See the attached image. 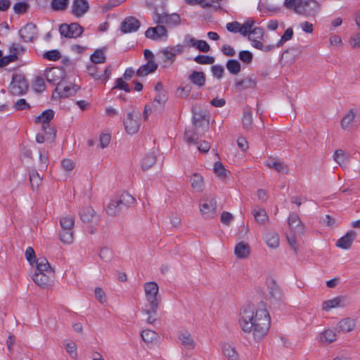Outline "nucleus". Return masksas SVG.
Returning a JSON list of instances; mask_svg holds the SVG:
<instances>
[{
    "label": "nucleus",
    "instance_id": "obj_1",
    "mask_svg": "<svg viewBox=\"0 0 360 360\" xmlns=\"http://www.w3.org/2000/svg\"><path fill=\"white\" fill-rule=\"evenodd\" d=\"M271 323L266 304L260 302L256 309L253 306H245L240 313L238 324L245 333H252L256 341H260L267 333Z\"/></svg>",
    "mask_w": 360,
    "mask_h": 360
},
{
    "label": "nucleus",
    "instance_id": "obj_2",
    "mask_svg": "<svg viewBox=\"0 0 360 360\" xmlns=\"http://www.w3.org/2000/svg\"><path fill=\"white\" fill-rule=\"evenodd\" d=\"M55 278V271L51 268L47 259L40 257L37 261L35 272L32 279L36 285L41 288H47L53 285Z\"/></svg>",
    "mask_w": 360,
    "mask_h": 360
},
{
    "label": "nucleus",
    "instance_id": "obj_3",
    "mask_svg": "<svg viewBox=\"0 0 360 360\" xmlns=\"http://www.w3.org/2000/svg\"><path fill=\"white\" fill-rule=\"evenodd\" d=\"M144 291L148 304L142 309V313L148 316L146 319L148 323L152 324L156 321L159 302L157 298L159 287L155 282L150 281L144 284Z\"/></svg>",
    "mask_w": 360,
    "mask_h": 360
},
{
    "label": "nucleus",
    "instance_id": "obj_4",
    "mask_svg": "<svg viewBox=\"0 0 360 360\" xmlns=\"http://www.w3.org/2000/svg\"><path fill=\"white\" fill-rule=\"evenodd\" d=\"M134 201V198L132 195L127 192L122 193L119 197L110 200L105 211L110 216H116L132 204Z\"/></svg>",
    "mask_w": 360,
    "mask_h": 360
},
{
    "label": "nucleus",
    "instance_id": "obj_5",
    "mask_svg": "<svg viewBox=\"0 0 360 360\" xmlns=\"http://www.w3.org/2000/svg\"><path fill=\"white\" fill-rule=\"evenodd\" d=\"M29 84L25 76L21 74H14L8 87V91L13 96H22L27 91Z\"/></svg>",
    "mask_w": 360,
    "mask_h": 360
},
{
    "label": "nucleus",
    "instance_id": "obj_6",
    "mask_svg": "<svg viewBox=\"0 0 360 360\" xmlns=\"http://www.w3.org/2000/svg\"><path fill=\"white\" fill-rule=\"evenodd\" d=\"M80 87L76 84L66 85L63 82L60 81L57 83V86L53 92V98H61L74 96Z\"/></svg>",
    "mask_w": 360,
    "mask_h": 360
},
{
    "label": "nucleus",
    "instance_id": "obj_7",
    "mask_svg": "<svg viewBox=\"0 0 360 360\" xmlns=\"http://www.w3.org/2000/svg\"><path fill=\"white\" fill-rule=\"evenodd\" d=\"M123 122L124 129L128 134H134L137 133L141 125L140 113L134 110L128 112Z\"/></svg>",
    "mask_w": 360,
    "mask_h": 360
},
{
    "label": "nucleus",
    "instance_id": "obj_8",
    "mask_svg": "<svg viewBox=\"0 0 360 360\" xmlns=\"http://www.w3.org/2000/svg\"><path fill=\"white\" fill-rule=\"evenodd\" d=\"M153 19L157 24L166 25L169 27H176L180 25V15L177 13L167 14L163 13L162 14L154 12Z\"/></svg>",
    "mask_w": 360,
    "mask_h": 360
},
{
    "label": "nucleus",
    "instance_id": "obj_9",
    "mask_svg": "<svg viewBox=\"0 0 360 360\" xmlns=\"http://www.w3.org/2000/svg\"><path fill=\"white\" fill-rule=\"evenodd\" d=\"M184 139L188 144L198 146V149L202 153H207L210 148V144L207 141L198 142V133L191 129H186L184 132Z\"/></svg>",
    "mask_w": 360,
    "mask_h": 360
},
{
    "label": "nucleus",
    "instance_id": "obj_10",
    "mask_svg": "<svg viewBox=\"0 0 360 360\" xmlns=\"http://www.w3.org/2000/svg\"><path fill=\"white\" fill-rule=\"evenodd\" d=\"M84 29L78 23L62 24L59 27L60 35L66 38H77L82 35Z\"/></svg>",
    "mask_w": 360,
    "mask_h": 360
},
{
    "label": "nucleus",
    "instance_id": "obj_11",
    "mask_svg": "<svg viewBox=\"0 0 360 360\" xmlns=\"http://www.w3.org/2000/svg\"><path fill=\"white\" fill-rule=\"evenodd\" d=\"M321 4L316 0H302L301 15L314 17L320 11Z\"/></svg>",
    "mask_w": 360,
    "mask_h": 360
},
{
    "label": "nucleus",
    "instance_id": "obj_12",
    "mask_svg": "<svg viewBox=\"0 0 360 360\" xmlns=\"http://www.w3.org/2000/svg\"><path fill=\"white\" fill-rule=\"evenodd\" d=\"M147 38L152 40H166L168 37L167 30L162 24H158L155 27H149L145 32Z\"/></svg>",
    "mask_w": 360,
    "mask_h": 360
},
{
    "label": "nucleus",
    "instance_id": "obj_13",
    "mask_svg": "<svg viewBox=\"0 0 360 360\" xmlns=\"http://www.w3.org/2000/svg\"><path fill=\"white\" fill-rule=\"evenodd\" d=\"M53 117L54 111L51 109H48L36 117L35 122L42 124V129L46 134H53L55 136L56 131L53 129H49V131H47V129L49 127V122Z\"/></svg>",
    "mask_w": 360,
    "mask_h": 360
},
{
    "label": "nucleus",
    "instance_id": "obj_14",
    "mask_svg": "<svg viewBox=\"0 0 360 360\" xmlns=\"http://www.w3.org/2000/svg\"><path fill=\"white\" fill-rule=\"evenodd\" d=\"M19 35L25 42H32L37 37V26L32 22L27 23L19 30Z\"/></svg>",
    "mask_w": 360,
    "mask_h": 360
},
{
    "label": "nucleus",
    "instance_id": "obj_15",
    "mask_svg": "<svg viewBox=\"0 0 360 360\" xmlns=\"http://www.w3.org/2000/svg\"><path fill=\"white\" fill-rule=\"evenodd\" d=\"M141 26L140 21L135 17H127L121 23L120 30L122 32L130 33L136 32Z\"/></svg>",
    "mask_w": 360,
    "mask_h": 360
},
{
    "label": "nucleus",
    "instance_id": "obj_16",
    "mask_svg": "<svg viewBox=\"0 0 360 360\" xmlns=\"http://www.w3.org/2000/svg\"><path fill=\"white\" fill-rule=\"evenodd\" d=\"M89 9V5L86 0H74L72 5V13L80 18L83 16Z\"/></svg>",
    "mask_w": 360,
    "mask_h": 360
},
{
    "label": "nucleus",
    "instance_id": "obj_17",
    "mask_svg": "<svg viewBox=\"0 0 360 360\" xmlns=\"http://www.w3.org/2000/svg\"><path fill=\"white\" fill-rule=\"evenodd\" d=\"M356 236V232L355 231H349L337 240L336 246L343 250H348L351 248Z\"/></svg>",
    "mask_w": 360,
    "mask_h": 360
},
{
    "label": "nucleus",
    "instance_id": "obj_18",
    "mask_svg": "<svg viewBox=\"0 0 360 360\" xmlns=\"http://www.w3.org/2000/svg\"><path fill=\"white\" fill-rule=\"evenodd\" d=\"M347 304V299L345 297L340 296L323 302L322 309L328 311L333 308L345 307Z\"/></svg>",
    "mask_w": 360,
    "mask_h": 360
},
{
    "label": "nucleus",
    "instance_id": "obj_19",
    "mask_svg": "<svg viewBox=\"0 0 360 360\" xmlns=\"http://www.w3.org/2000/svg\"><path fill=\"white\" fill-rule=\"evenodd\" d=\"M188 79L198 89H202L206 82V76L203 72L193 70L188 76Z\"/></svg>",
    "mask_w": 360,
    "mask_h": 360
},
{
    "label": "nucleus",
    "instance_id": "obj_20",
    "mask_svg": "<svg viewBox=\"0 0 360 360\" xmlns=\"http://www.w3.org/2000/svg\"><path fill=\"white\" fill-rule=\"evenodd\" d=\"M178 338L181 341L182 345L188 349H193L196 345L191 333L188 330H179L178 332Z\"/></svg>",
    "mask_w": 360,
    "mask_h": 360
},
{
    "label": "nucleus",
    "instance_id": "obj_21",
    "mask_svg": "<svg viewBox=\"0 0 360 360\" xmlns=\"http://www.w3.org/2000/svg\"><path fill=\"white\" fill-rule=\"evenodd\" d=\"M217 202L214 198L210 200H205L200 205V210L202 214H207L208 217H212L216 213Z\"/></svg>",
    "mask_w": 360,
    "mask_h": 360
},
{
    "label": "nucleus",
    "instance_id": "obj_22",
    "mask_svg": "<svg viewBox=\"0 0 360 360\" xmlns=\"http://www.w3.org/2000/svg\"><path fill=\"white\" fill-rule=\"evenodd\" d=\"M288 225L295 232L302 233L304 225L301 222L299 215L295 212L290 214L288 219Z\"/></svg>",
    "mask_w": 360,
    "mask_h": 360
},
{
    "label": "nucleus",
    "instance_id": "obj_23",
    "mask_svg": "<svg viewBox=\"0 0 360 360\" xmlns=\"http://www.w3.org/2000/svg\"><path fill=\"white\" fill-rule=\"evenodd\" d=\"M158 67L156 62H147L141 65L136 72V75L139 77H145L150 73L154 72Z\"/></svg>",
    "mask_w": 360,
    "mask_h": 360
},
{
    "label": "nucleus",
    "instance_id": "obj_24",
    "mask_svg": "<svg viewBox=\"0 0 360 360\" xmlns=\"http://www.w3.org/2000/svg\"><path fill=\"white\" fill-rule=\"evenodd\" d=\"M250 253V246L244 242H240L236 244L234 249V254L238 259H245L248 257Z\"/></svg>",
    "mask_w": 360,
    "mask_h": 360
},
{
    "label": "nucleus",
    "instance_id": "obj_25",
    "mask_svg": "<svg viewBox=\"0 0 360 360\" xmlns=\"http://www.w3.org/2000/svg\"><path fill=\"white\" fill-rule=\"evenodd\" d=\"M356 326V320L352 318H345L338 322V328L343 333H348L354 330Z\"/></svg>",
    "mask_w": 360,
    "mask_h": 360
},
{
    "label": "nucleus",
    "instance_id": "obj_26",
    "mask_svg": "<svg viewBox=\"0 0 360 360\" xmlns=\"http://www.w3.org/2000/svg\"><path fill=\"white\" fill-rule=\"evenodd\" d=\"M355 114L353 110H350L349 112L342 119L341 127L345 130H349L355 124Z\"/></svg>",
    "mask_w": 360,
    "mask_h": 360
},
{
    "label": "nucleus",
    "instance_id": "obj_27",
    "mask_svg": "<svg viewBox=\"0 0 360 360\" xmlns=\"http://www.w3.org/2000/svg\"><path fill=\"white\" fill-rule=\"evenodd\" d=\"M268 290L271 298L276 300H281L282 299L283 292L275 281L272 280L269 282Z\"/></svg>",
    "mask_w": 360,
    "mask_h": 360
},
{
    "label": "nucleus",
    "instance_id": "obj_28",
    "mask_svg": "<svg viewBox=\"0 0 360 360\" xmlns=\"http://www.w3.org/2000/svg\"><path fill=\"white\" fill-rule=\"evenodd\" d=\"M302 0H284L283 6L288 10L292 11L298 15L302 13Z\"/></svg>",
    "mask_w": 360,
    "mask_h": 360
},
{
    "label": "nucleus",
    "instance_id": "obj_29",
    "mask_svg": "<svg viewBox=\"0 0 360 360\" xmlns=\"http://www.w3.org/2000/svg\"><path fill=\"white\" fill-rule=\"evenodd\" d=\"M63 72L60 69L51 68L46 72V77L48 82L57 84V81L62 78Z\"/></svg>",
    "mask_w": 360,
    "mask_h": 360
},
{
    "label": "nucleus",
    "instance_id": "obj_30",
    "mask_svg": "<svg viewBox=\"0 0 360 360\" xmlns=\"http://www.w3.org/2000/svg\"><path fill=\"white\" fill-rule=\"evenodd\" d=\"M223 354L229 360H238V354L234 347L228 343L221 345Z\"/></svg>",
    "mask_w": 360,
    "mask_h": 360
},
{
    "label": "nucleus",
    "instance_id": "obj_31",
    "mask_svg": "<svg viewBox=\"0 0 360 360\" xmlns=\"http://www.w3.org/2000/svg\"><path fill=\"white\" fill-rule=\"evenodd\" d=\"M252 214L255 218V220L261 224H264L268 221V215L265 210L263 208H260L258 206L254 207L252 210Z\"/></svg>",
    "mask_w": 360,
    "mask_h": 360
},
{
    "label": "nucleus",
    "instance_id": "obj_32",
    "mask_svg": "<svg viewBox=\"0 0 360 360\" xmlns=\"http://www.w3.org/2000/svg\"><path fill=\"white\" fill-rule=\"evenodd\" d=\"M209 126V122L205 120L202 115H200L198 117L193 116V128L191 130H193L195 132V130H198L199 128H202V131H205Z\"/></svg>",
    "mask_w": 360,
    "mask_h": 360
},
{
    "label": "nucleus",
    "instance_id": "obj_33",
    "mask_svg": "<svg viewBox=\"0 0 360 360\" xmlns=\"http://www.w3.org/2000/svg\"><path fill=\"white\" fill-rule=\"evenodd\" d=\"M266 245L271 248H276L279 245L278 235L274 231L268 232L264 236Z\"/></svg>",
    "mask_w": 360,
    "mask_h": 360
},
{
    "label": "nucleus",
    "instance_id": "obj_34",
    "mask_svg": "<svg viewBox=\"0 0 360 360\" xmlns=\"http://www.w3.org/2000/svg\"><path fill=\"white\" fill-rule=\"evenodd\" d=\"M337 338V334L333 329H327L320 334V341L326 343H331Z\"/></svg>",
    "mask_w": 360,
    "mask_h": 360
},
{
    "label": "nucleus",
    "instance_id": "obj_35",
    "mask_svg": "<svg viewBox=\"0 0 360 360\" xmlns=\"http://www.w3.org/2000/svg\"><path fill=\"white\" fill-rule=\"evenodd\" d=\"M59 236L60 240L65 244H71L74 240L73 229H60Z\"/></svg>",
    "mask_w": 360,
    "mask_h": 360
},
{
    "label": "nucleus",
    "instance_id": "obj_36",
    "mask_svg": "<svg viewBox=\"0 0 360 360\" xmlns=\"http://www.w3.org/2000/svg\"><path fill=\"white\" fill-rule=\"evenodd\" d=\"M191 183L192 188L197 191H201L202 190L204 182L203 178L200 174L194 173L191 177Z\"/></svg>",
    "mask_w": 360,
    "mask_h": 360
},
{
    "label": "nucleus",
    "instance_id": "obj_37",
    "mask_svg": "<svg viewBox=\"0 0 360 360\" xmlns=\"http://www.w3.org/2000/svg\"><path fill=\"white\" fill-rule=\"evenodd\" d=\"M255 86L256 82L252 78H244L236 84V88L239 91L248 88H254Z\"/></svg>",
    "mask_w": 360,
    "mask_h": 360
},
{
    "label": "nucleus",
    "instance_id": "obj_38",
    "mask_svg": "<svg viewBox=\"0 0 360 360\" xmlns=\"http://www.w3.org/2000/svg\"><path fill=\"white\" fill-rule=\"evenodd\" d=\"M264 165L270 169H274L278 172H283L286 169V166L283 165L280 161L276 160L274 158H269L265 162Z\"/></svg>",
    "mask_w": 360,
    "mask_h": 360
},
{
    "label": "nucleus",
    "instance_id": "obj_39",
    "mask_svg": "<svg viewBox=\"0 0 360 360\" xmlns=\"http://www.w3.org/2000/svg\"><path fill=\"white\" fill-rule=\"evenodd\" d=\"M91 60L92 63L98 64L103 63L106 60V56L104 53V49H98L91 55Z\"/></svg>",
    "mask_w": 360,
    "mask_h": 360
},
{
    "label": "nucleus",
    "instance_id": "obj_40",
    "mask_svg": "<svg viewBox=\"0 0 360 360\" xmlns=\"http://www.w3.org/2000/svg\"><path fill=\"white\" fill-rule=\"evenodd\" d=\"M30 181L32 190L37 189L41 184L42 178L40 176L37 170L32 169L30 172Z\"/></svg>",
    "mask_w": 360,
    "mask_h": 360
},
{
    "label": "nucleus",
    "instance_id": "obj_41",
    "mask_svg": "<svg viewBox=\"0 0 360 360\" xmlns=\"http://www.w3.org/2000/svg\"><path fill=\"white\" fill-rule=\"evenodd\" d=\"M255 21L253 19H248L243 25L240 24V33L243 36H250L251 31L253 29Z\"/></svg>",
    "mask_w": 360,
    "mask_h": 360
},
{
    "label": "nucleus",
    "instance_id": "obj_42",
    "mask_svg": "<svg viewBox=\"0 0 360 360\" xmlns=\"http://www.w3.org/2000/svg\"><path fill=\"white\" fill-rule=\"evenodd\" d=\"M160 52L163 54V63H165V67L167 66V64H172L175 59V53L170 50L169 47H166L160 51Z\"/></svg>",
    "mask_w": 360,
    "mask_h": 360
},
{
    "label": "nucleus",
    "instance_id": "obj_43",
    "mask_svg": "<svg viewBox=\"0 0 360 360\" xmlns=\"http://www.w3.org/2000/svg\"><path fill=\"white\" fill-rule=\"evenodd\" d=\"M226 68L232 75H237L240 71V63L235 59H230L226 62Z\"/></svg>",
    "mask_w": 360,
    "mask_h": 360
},
{
    "label": "nucleus",
    "instance_id": "obj_44",
    "mask_svg": "<svg viewBox=\"0 0 360 360\" xmlns=\"http://www.w3.org/2000/svg\"><path fill=\"white\" fill-rule=\"evenodd\" d=\"M74 225L75 219L72 216H65L60 219V226L61 229H73Z\"/></svg>",
    "mask_w": 360,
    "mask_h": 360
},
{
    "label": "nucleus",
    "instance_id": "obj_45",
    "mask_svg": "<svg viewBox=\"0 0 360 360\" xmlns=\"http://www.w3.org/2000/svg\"><path fill=\"white\" fill-rule=\"evenodd\" d=\"M156 162V157L153 153H148L143 159L141 167L143 170L150 168Z\"/></svg>",
    "mask_w": 360,
    "mask_h": 360
},
{
    "label": "nucleus",
    "instance_id": "obj_46",
    "mask_svg": "<svg viewBox=\"0 0 360 360\" xmlns=\"http://www.w3.org/2000/svg\"><path fill=\"white\" fill-rule=\"evenodd\" d=\"M333 160L340 166L343 167L348 160V157L346 155L345 152L341 150H336L333 155Z\"/></svg>",
    "mask_w": 360,
    "mask_h": 360
},
{
    "label": "nucleus",
    "instance_id": "obj_47",
    "mask_svg": "<svg viewBox=\"0 0 360 360\" xmlns=\"http://www.w3.org/2000/svg\"><path fill=\"white\" fill-rule=\"evenodd\" d=\"M80 218L84 222H90L94 215V210L91 207L84 208L79 213Z\"/></svg>",
    "mask_w": 360,
    "mask_h": 360
},
{
    "label": "nucleus",
    "instance_id": "obj_48",
    "mask_svg": "<svg viewBox=\"0 0 360 360\" xmlns=\"http://www.w3.org/2000/svg\"><path fill=\"white\" fill-rule=\"evenodd\" d=\"M167 101V96L163 92H159L154 98L152 106L154 108H162Z\"/></svg>",
    "mask_w": 360,
    "mask_h": 360
},
{
    "label": "nucleus",
    "instance_id": "obj_49",
    "mask_svg": "<svg viewBox=\"0 0 360 360\" xmlns=\"http://www.w3.org/2000/svg\"><path fill=\"white\" fill-rule=\"evenodd\" d=\"M141 336L142 340L147 343L152 342L157 339V333L154 330L149 329L143 330L141 333Z\"/></svg>",
    "mask_w": 360,
    "mask_h": 360
},
{
    "label": "nucleus",
    "instance_id": "obj_50",
    "mask_svg": "<svg viewBox=\"0 0 360 360\" xmlns=\"http://www.w3.org/2000/svg\"><path fill=\"white\" fill-rule=\"evenodd\" d=\"M194 61L200 65H210L214 63V58L207 55H198L194 58Z\"/></svg>",
    "mask_w": 360,
    "mask_h": 360
},
{
    "label": "nucleus",
    "instance_id": "obj_51",
    "mask_svg": "<svg viewBox=\"0 0 360 360\" xmlns=\"http://www.w3.org/2000/svg\"><path fill=\"white\" fill-rule=\"evenodd\" d=\"M88 74L93 78L100 80L102 78L101 72L99 71L97 64L92 63L86 68Z\"/></svg>",
    "mask_w": 360,
    "mask_h": 360
},
{
    "label": "nucleus",
    "instance_id": "obj_52",
    "mask_svg": "<svg viewBox=\"0 0 360 360\" xmlns=\"http://www.w3.org/2000/svg\"><path fill=\"white\" fill-rule=\"evenodd\" d=\"M243 127L247 130L250 129L252 124V115L250 110H245L242 117Z\"/></svg>",
    "mask_w": 360,
    "mask_h": 360
},
{
    "label": "nucleus",
    "instance_id": "obj_53",
    "mask_svg": "<svg viewBox=\"0 0 360 360\" xmlns=\"http://www.w3.org/2000/svg\"><path fill=\"white\" fill-rule=\"evenodd\" d=\"M43 58L50 61H57L61 58V54L58 50L53 49L45 52Z\"/></svg>",
    "mask_w": 360,
    "mask_h": 360
},
{
    "label": "nucleus",
    "instance_id": "obj_54",
    "mask_svg": "<svg viewBox=\"0 0 360 360\" xmlns=\"http://www.w3.org/2000/svg\"><path fill=\"white\" fill-rule=\"evenodd\" d=\"M69 0H52L51 8L54 11H65L68 5Z\"/></svg>",
    "mask_w": 360,
    "mask_h": 360
},
{
    "label": "nucleus",
    "instance_id": "obj_55",
    "mask_svg": "<svg viewBox=\"0 0 360 360\" xmlns=\"http://www.w3.org/2000/svg\"><path fill=\"white\" fill-rule=\"evenodd\" d=\"M292 36H293L292 29L290 27L288 28L285 30V32H284V34L282 35V37H281L280 40L277 42L276 47L282 46L285 41L290 40L292 38Z\"/></svg>",
    "mask_w": 360,
    "mask_h": 360
},
{
    "label": "nucleus",
    "instance_id": "obj_56",
    "mask_svg": "<svg viewBox=\"0 0 360 360\" xmlns=\"http://www.w3.org/2000/svg\"><path fill=\"white\" fill-rule=\"evenodd\" d=\"M25 258L31 265L35 264V265L37 266V261L38 260L39 258H36L34 250L32 247H28L26 249Z\"/></svg>",
    "mask_w": 360,
    "mask_h": 360
},
{
    "label": "nucleus",
    "instance_id": "obj_57",
    "mask_svg": "<svg viewBox=\"0 0 360 360\" xmlns=\"http://www.w3.org/2000/svg\"><path fill=\"white\" fill-rule=\"evenodd\" d=\"M214 172L220 177L224 178L229 172L224 167L223 164L220 162H217L214 165Z\"/></svg>",
    "mask_w": 360,
    "mask_h": 360
},
{
    "label": "nucleus",
    "instance_id": "obj_58",
    "mask_svg": "<svg viewBox=\"0 0 360 360\" xmlns=\"http://www.w3.org/2000/svg\"><path fill=\"white\" fill-rule=\"evenodd\" d=\"M18 56L15 53H11L8 56L1 57L0 58V68H3L8 65L9 63L17 60Z\"/></svg>",
    "mask_w": 360,
    "mask_h": 360
},
{
    "label": "nucleus",
    "instance_id": "obj_59",
    "mask_svg": "<svg viewBox=\"0 0 360 360\" xmlns=\"http://www.w3.org/2000/svg\"><path fill=\"white\" fill-rule=\"evenodd\" d=\"M29 4L24 1L18 2L14 4L13 10L17 14H23L27 12Z\"/></svg>",
    "mask_w": 360,
    "mask_h": 360
},
{
    "label": "nucleus",
    "instance_id": "obj_60",
    "mask_svg": "<svg viewBox=\"0 0 360 360\" xmlns=\"http://www.w3.org/2000/svg\"><path fill=\"white\" fill-rule=\"evenodd\" d=\"M99 257L105 262L110 261L112 258V251L104 247L100 249Z\"/></svg>",
    "mask_w": 360,
    "mask_h": 360
},
{
    "label": "nucleus",
    "instance_id": "obj_61",
    "mask_svg": "<svg viewBox=\"0 0 360 360\" xmlns=\"http://www.w3.org/2000/svg\"><path fill=\"white\" fill-rule=\"evenodd\" d=\"M13 108L15 110L18 111L28 110L31 106L25 98H20L14 103Z\"/></svg>",
    "mask_w": 360,
    "mask_h": 360
},
{
    "label": "nucleus",
    "instance_id": "obj_62",
    "mask_svg": "<svg viewBox=\"0 0 360 360\" xmlns=\"http://www.w3.org/2000/svg\"><path fill=\"white\" fill-rule=\"evenodd\" d=\"M124 79L123 78H117L115 80V85L114 89L124 90L125 92L129 93L131 91V88L129 85L124 81Z\"/></svg>",
    "mask_w": 360,
    "mask_h": 360
},
{
    "label": "nucleus",
    "instance_id": "obj_63",
    "mask_svg": "<svg viewBox=\"0 0 360 360\" xmlns=\"http://www.w3.org/2000/svg\"><path fill=\"white\" fill-rule=\"evenodd\" d=\"M238 57L243 63L249 64L252 63L253 59L252 53L249 51H241L238 53Z\"/></svg>",
    "mask_w": 360,
    "mask_h": 360
},
{
    "label": "nucleus",
    "instance_id": "obj_64",
    "mask_svg": "<svg viewBox=\"0 0 360 360\" xmlns=\"http://www.w3.org/2000/svg\"><path fill=\"white\" fill-rule=\"evenodd\" d=\"M33 88L37 92H42L45 90V82L42 77H37L34 83Z\"/></svg>",
    "mask_w": 360,
    "mask_h": 360
}]
</instances>
